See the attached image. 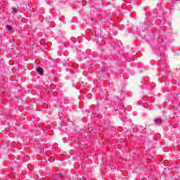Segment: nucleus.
<instances>
[{
  "label": "nucleus",
  "mask_w": 180,
  "mask_h": 180,
  "mask_svg": "<svg viewBox=\"0 0 180 180\" xmlns=\"http://www.w3.org/2000/svg\"><path fill=\"white\" fill-rule=\"evenodd\" d=\"M155 123H156L157 124H162V119L161 118L155 119Z\"/></svg>",
  "instance_id": "nucleus-1"
},
{
  "label": "nucleus",
  "mask_w": 180,
  "mask_h": 180,
  "mask_svg": "<svg viewBox=\"0 0 180 180\" xmlns=\"http://www.w3.org/2000/svg\"><path fill=\"white\" fill-rule=\"evenodd\" d=\"M37 72H39V74H40V75H43V73L44 72V70L41 68V67H39L37 69Z\"/></svg>",
  "instance_id": "nucleus-2"
},
{
  "label": "nucleus",
  "mask_w": 180,
  "mask_h": 180,
  "mask_svg": "<svg viewBox=\"0 0 180 180\" xmlns=\"http://www.w3.org/2000/svg\"><path fill=\"white\" fill-rule=\"evenodd\" d=\"M6 27L8 29V30H9V32L13 29V27H12L11 25H6Z\"/></svg>",
  "instance_id": "nucleus-3"
},
{
  "label": "nucleus",
  "mask_w": 180,
  "mask_h": 180,
  "mask_svg": "<svg viewBox=\"0 0 180 180\" xmlns=\"http://www.w3.org/2000/svg\"><path fill=\"white\" fill-rule=\"evenodd\" d=\"M12 12H13V13H18V8H12Z\"/></svg>",
  "instance_id": "nucleus-4"
},
{
  "label": "nucleus",
  "mask_w": 180,
  "mask_h": 180,
  "mask_svg": "<svg viewBox=\"0 0 180 180\" xmlns=\"http://www.w3.org/2000/svg\"><path fill=\"white\" fill-rule=\"evenodd\" d=\"M105 70H106V68H103V69H101V72H105Z\"/></svg>",
  "instance_id": "nucleus-5"
}]
</instances>
